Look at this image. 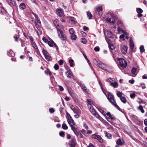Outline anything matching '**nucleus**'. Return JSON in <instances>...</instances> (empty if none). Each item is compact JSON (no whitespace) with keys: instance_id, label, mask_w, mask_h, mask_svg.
<instances>
[{"instance_id":"f8f14e48","label":"nucleus","mask_w":147,"mask_h":147,"mask_svg":"<svg viewBox=\"0 0 147 147\" xmlns=\"http://www.w3.org/2000/svg\"><path fill=\"white\" fill-rule=\"evenodd\" d=\"M9 4L12 6H15L16 5V3L15 0H6Z\"/></svg>"},{"instance_id":"8fccbe9b","label":"nucleus","mask_w":147,"mask_h":147,"mask_svg":"<svg viewBox=\"0 0 147 147\" xmlns=\"http://www.w3.org/2000/svg\"><path fill=\"white\" fill-rule=\"evenodd\" d=\"M94 50L96 51H98L100 50L99 47H96L94 48Z\"/></svg>"},{"instance_id":"9b49d317","label":"nucleus","mask_w":147,"mask_h":147,"mask_svg":"<svg viewBox=\"0 0 147 147\" xmlns=\"http://www.w3.org/2000/svg\"><path fill=\"white\" fill-rule=\"evenodd\" d=\"M128 47L125 45H122L121 47V51L122 53L124 54H125L127 52Z\"/></svg>"},{"instance_id":"20e7f679","label":"nucleus","mask_w":147,"mask_h":147,"mask_svg":"<svg viewBox=\"0 0 147 147\" xmlns=\"http://www.w3.org/2000/svg\"><path fill=\"white\" fill-rule=\"evenodd\" d=\"M107 98L111 103L114 105L119 110L121 111L120 108L116 104L115 101L114 99V96L110 93L108 94Z\"/></svg>"},{"instance_id":"393cba45","label":"nucleus","mask_w":147,"mask_h":147,"mask_svg":"<svg viewBox=\"0 0 147 147\" xmlns=\"http://www.w3.org/2000/svg\"><path fill=\"white\" fill-rule=\"evenodd\" d=\"M98 110L99 111L101 112L102 114H103V115L106 117H107L106 115L105 114V112L102 109H98Z\"/></svg>"},{"instance_id":"c03bdc74","label":"nucleus","mask_w":147,"mask_h":147,"mask_svg":"<svg viewBox=\"0 0 147 147\" xmlns=\"http://www.w3.org/2000/svg\"><path fill=\"white\" fill-rule=\"evenodd\" d=\"M45 72L47 74H49L50 76V77H51V73L50 71H49L48 70H47V71H45Z\"/></svg>"},{"instance_id":"1a4fd4ad","label":"nucleus","mask_w":147,"mask_h":147,"mask_svg":"<svg viewBox=\"0 0 147 147\" xmlns=\"http://www.w3.org/2000/svg\"><path fill=\"white\" fill-rule=\"evenodd\" d=\"M57 14L60 17H63L64 16V13L61 9H57Z\"/></svg>"},{"instance_id":"680f3d73","label":"nucleus","mask_w":147,"mask_h":147,"mask_svg":"<svg viewBox=\"0 0 147 147\" xmlns=\"http://www.w3.org/2000/svg\"><path fill=\"white\" fill-rule=\"evenodd\" d=\"M59 90L60 91H63L64 89H63V87L62 86H59Z\"/></svg>"},{"instance_id":"e433bc0d","label":"nucleus","mask_w":147,"mask_h":147,"mask_svg":"<svg viewBox=\"0 0 147 147\" xmlns=\"http://www.w3.org/2000/svg\"><path fill=\"white\" fill-rule=\"evenodd\" d=\"M45 57L47 60L48 61H49L51 59V58L49 56V54L45 56Z\"/></svg>"},{"instance_id":"e2e57ef3","label":"nucleus","mask_w":147,"mask_h":147,"mask_svg":"<svg viewBox=\"0 0 147 147\" xmlns=\"http://www.w3.org/2000/svg\"><path fill=\"white\" fill-rule=\"evenodd\" d=\"M129 82L131 84H133L134 82V80H130L129 81Z\"/></svg>"},{"instance_id":"13d9d810","label":"nucleus","mask_w":147,"mask_h":147,"mask_svg":"<svg viewBox=\"0 0 147 147\" xmlns=\"http://www.w3.org/2000/svg\"><path fill=\"white\" fill-rule=\"evenodd\" d=\"M49 111L51 113H53L54 112L55 110L53 108H50L49 109Z\"/></svg>"},{"instance_id":"72a5a7b5","label":"nucleus","mask_w":147,"mask_h":147,"mask_svg":"<svg viewBox=\"0 0 147 147\" xmlns=\"http://www.w3.org/2000/svg\"><path fill=\"white\" fill-rule=\"evenodd\" d=\"M106 135V136L109 139H111L112 138V135L109 133H107Z\"/></svg>"},{"instance_id":"bf43d9fd","label":"nucleus","mask_w":147,"mask_h":147,"mask_svg":"<svg viewBox=\"0 0 147 147\" xmlns=\"http://www.w3.org/2000/svg\"><path fill=\"white\" fill-rule=\"evenodd\" d=\"M51 77H50L51 81L53 82V81H54V78L52 74H51Z\"/></svg>"},{"instance_id":"69168bd1","label":"nucleus","mask_w":147,"mask_h":147,"mask_svg":"<svg viewBox=\"0 0 147 147\" xmlns=\"http://www.w3.org/2000/svg\"><path fill=\"white\" fill-rule=\"evenodd\" d=\"M30 40L31 41V43L33 42H34V39H33V38L32 36L30 37Z\"/></svg>"},{"instance_id":"a211bd4d","label":"nucleus","mask_w":147,"mask_h":147,"mask_svg":"<svg viewBox=\"0 0 147 147\" xmlns=\"http://www.w3.org/2000/svg\"><path fill=\"white\" fill-rule=\"evenodd\" d=\"M121 101L123 103H125L127 102V100L125 97L124 96H122L120 98Z\"/></svg>"},{"instance_id":"603ef678","label":"nucleus","mask_w":147,"mask_h":147,"mask_svg":"<svg viewBox=\"0 0 147 147\" xmlns=\"http://www.w3.org/2000/svg\"><path fill=\"white\" fill-rule=\"evenodd\" d=\"M81 33L82 34V36L84 37H85L86 36V33L83 32V31H81Z\"/></svg>"},{"instance_id":"aec40b11","label":"nucleus","mask_w":147,"mask_h":147,"mask_svg":"<svg viewBox=\"0 0 147 147\" xmlns=\"http://www.w3.org/2000/svg\"><path fill=\"white\" fill-rule=\"evenodd\" d=\"M130 47L131 50H133L134 47V43L131 40L130 41Z\"/></svg>"},{"instance_id":"7c9ffc66","label":"nucleus","mask_w":147,"mask_h":147,"mask_svg":"<svg viewBox=\"0 0 147 147\" xmlns=\"http://www.w3.org/2000/svg\"><path fill=\"white\" fill-rule=\"evenodd\" d=\"M62 127L63 129L65 130L67 129L68 128L67 126L65 123H63L62 125Z\"/></svg>"},{"instance_id":"58836bf2","label":"nucleus","mask_w":147,"mask_h":147,"mask_svg":"<svg viewBox=\"0 0 147 147\" xmlns=\"http://www.w3.org/2000/svg\"><path fill=\"white\" fill-rule=\"evenodd\" d=\"M107 36L111 38V37L112 34H111V32L109 31H107Z\"/></svg>"},{"instance_id":"cd10ccee","label":"nucleus","mask_w":147,"mask_h":147,"mask_svg":"<svg viewBox=\"0 0 147 147\" xmlns=\"http://www.w3.org/2000/svg\"><path fill=\"white\" fill-rule=\"evenodd\" d=\"M116 143L117 145H121L122 144V142L120 139H119L117 141Z\"/></svg>"},{"instance_id":"864d4df0","label":"nucleus","mask_w":147,"mask_h":147,"mask_svg":"<svg viewBox=\"0 0 147 147\" xmlns=\"http://www.w3.org/2000/svg\"><path fill=\"white\" fill-rule=\"evenodd\" d=\"M117 24L118 25H123V23L120 20H119L117 22Z\"/></svg>"},{"instance_id":"dca6fc26","label":"nucleus","mask_w":147,"mask_h":147,"mask_svg":"<svg viewBox=\"0 0 147 147\" xmlns=\"http://www.w3.org/2000/svg\"><path fill=\"white\" fill-rule=\"evenodd\" d=\"M110 85L113 87L114 88H117L118 86V84L117 82H114L113 83H111L110 84Z\"/></svg>"},{"instance_id":"3c124183","label":"nucleus","mask_w":147,"mask_h":147,"mask_svg":"<svg viewBox=\"0 0 147 147\" xmlns=\"http://www.w3.org/2000/svg\"><path fill=\"white\" fill-rule=\"evenodd\" d=\"M65 132L63 131H61L59 133V135L61 137H63L64 136Z\"/></svg>"},{"instance_id":"9d476101","label":"nucleus","mask_w":147,"mask_h":147,"mask_svg":"<svg viewBox=\"0 0 147 147\" xmlns=\"http://www.w3.org/2000/svg\"><path fill=\"white\" fill-rule=\"evenodd\" d=\"M90 111L92 114L96 117L98 118L100 117L99 115L96 113L95 110L93 108H90Z\"/></svg>"},{"instance_id":"6e6d98bb","label":"nucleus","mask_w":147,"mask_h":147,"mask_svg":"<svg viewBox=\"0 0 147 147\" xmlns=\"http://www.w3.org/2000/svg\"><path fill=\"white\" fill-rule=\"evenodd\" d=\"M83 29L85 31H86L88 29V28L85 26H83Z\"/></svg>"},{"instance_id":"4468645a","label":"nucleus","mask_w":147,"mask_h":147,"mask_svg":"<svg viewBox=\"0 0 147 147\" xmlns=\"http://www.w3.org/2000/svg\"><path fill=\"white\" fill-rule=\"evenodd\" d=\"M80 85L82 89L86 93H87L88 92V91H87L86 88L85 87L84 85L82 84L81 83L80 84Z\"/></svg>"},{"instance_id":"ea45409f","label":"nucleus","mask_w":147,"mask_h":147,"mask_svg":"<svg viewBox=\"0 0 147 147\" xmlns=\"http://www.w3.org/2000/svg\"><path fill=\"white\" fill-rule=\"evenodd\" d=\"M81 42L82 43L85 44L86 42V40L84 38H82L81 39Z\"/></svg>"},{"instance_id":"37998d69","label":"nucleus","mask_w":147,"mask_h":147,"mask_svg":"<svg viewBox=\"0 0 147 147\" xmlns=\"http://www.w3.org/2000/svg\"><path fill=\"white\" fill-rule=\"evenodd\" d=\"M75 19L73 17H71L70 18V20L72 22V23H75L76 22L75 21Z\"/></svg>"},{"instance_id":"7ed1b4c3","label":"nucleus","mask_w":147,"mask_h":147,"mask_svg":"<svg viewBox=\"0 0 147 147\" xmlns=\"http://www.w3.org/2000/svg\"><path fill=\"white\" fill-rule=\"evenodd\" d=\"M66 118L68 123L70 126L71 129L73 131L74 133L76 135H77L78 134V132L76 128V125L74 121L69 115L67 116Z\"/></svg>"},{"instance_id":"39448f33","label":"nucleus","mask_w":147,"mask_h":147,"mask_svg":"<svg viewBox=\"0 0 147 147\" xmlns=\"http://www.w3.org/2000/svg\"><path fill=\"white\" fill-rule=\"evenodd\" d=\"M118 60L119 61V65L123 68H125L127 65L126 61L122 58H118Z\"/></svg>"},{"instance_id":"49530a36","label":"nucleus","mask_w":147,"mask_h":147,"mask_svg":"<svg viewBox=\"0 0 147 147\" xmlns=\"http://www.w3.org/2000/svg\"><path fill=\"white\" fill-rule=\"evenodd\" d=\"M136 96V94L134 93L131 94H130V97L131 98L134 99Z\"/></svg>"},{"instance_id":"f257e3e1","label":"nucleus","mask_w":147,"mask_h":147,"mask_svg":"<svg viewBox=\"0 0 147 147\" xmlns=\"http://www.w3.org/2000/svg\"><path fill=\"white\" fill-rule=\"evenodd\" d=\"M93 62L94 64L97 67L104 70L106 71L109 72L112 71L111 70L112 68L111 67L107 66L106 64L103 63L100 61H98L96 59H94L93 60Z\"/></svg>"},{"instance_id":"09e8293b","label":"nucleus","mask_w":147,"mask_h":147,"mask_svg":"<svg viewBox=\"0 0 147 147\" xmlns=\"http://www.w3.org/2000/svg\"><path fill=\"white\" fill-rule=\"evenodd\" d=\"M70 108L73 111H74L76 109L75 107L73 105H70Z\"/></svg>"},{"instance_id":"0eeeda50","label":"nucleus","mask_w":147,"mask_h":147,"mask_svg":"<svg viewBox=\"0 0 147 147\" xmlns=\"http://www.w3.org/2000/svg\"><path fill=\"white\" fill-rule=\"evenodd\" d=\"M111 18H107V20L109 22L114 23L115 21V17L114 14L113 13L110 14Z\"/></svg>"},{"instance_id":"f704fd0d","label":"nucleus","mask_w":147,"mask_h":147,"mask_svg":"<svg viewBox=\"0 0 147 147\" xmlns=\"http://www.w3.org/2000/svg\"><path fill=\"white\" fill-rule=\"evenodd\" d=\"M136 11L138 13H141L143 12L142 10L140 8H137Z\"/></svg>"},{"instance_id":"6e6552de","label":"nucleus","mask_w":147,"mask_h":147,"mask_svg":"<svg viewBox=\"0 0 147 147\" xmlns=\"http://www.w3.org/2000/svg\"><path fill=\"white\" fill-rule=\"evenodd\" d=\"M93 138L97 139L98 141L101 143L103 142L102 138L99 135H96L95 134H93L92 136Z\"/></svg>"},{"instance_id":"6ab92c4d","label":"nucleus","mask_w":147,"mask_h":147,"mask_svg":"<svg viewBox=\"0 0 147 147\" xmlns=\"http://www.w3.org/2000/svg\"><path fill=\"white\" fill-rule=\"evenodd\" d=\"M13 37L15 41L18 42V39L19 38V35L18 33L17 34H15L14 35Z\"/></svg>"},{"instance_id":"4c0bfd02","label":"nucleus","mask_w":147,"mask_h":147,"mask_svg":"<svg viewBox=\"0 0 147 147\" xmlns=\"http://www.w3.org/2000/svg\"><path fill=\"white\" fill-rule=\"evenodd\" d=\"M69 32L71 34H74V31L72 28H71L69 30Z\"/></svg>"},{"instance_id":"412c9836","label":"nucleus","mask_w":147,"mask_h":147,"mask_svg":"<svg viewBox=\"0 0 147 147\" xmlns=\"http://www.w3.org/2000/svg\"><path fill=\"white\" fill-rule=\"evenodd\" d=\"M123 94L122 92H121L119 91H118L117 93V96L120 98L122 97V96Z\"/></svg>"},{"instance_id":"4be33fe9","label":"nucleus","mask_w":147,"mask_h":147,"mask_svg":"<svg viewBox=\"0 0 147 147\" xmlns=\"http://www.w3.org/2000/svg\"><path fill=\"white\" fill-rule=\"evenodd\" d=\"M140 52L142 53L144 52L145 51L144 46L143 45H141L140 47Z\"/></svg>"},{"instance_id":"a878e982","label":"nucleus","mask_w":147,"mask_h":147,"mask_svg":"<svg viewBox=\"0 0 147 147\" xmlns=\"http://www.w3.org/2000/svg\"><path fill=\"white\" fill-rule=\"evenodd\" d=\"M76 36L75 34H72L71 36V39L75 40L76 39Z\"/></svg>"},{"instance_id":"f03ea898","label":"nucleus","mask_w":147,"mask_h":147,"mask_svg":"<svg viewBox=\"0 0 147 147\" xmlns=\"http://www.w3.org/2000/svg\"><path fill=\"white\" fill-rule=\"evenodd\" d=\"M56 28H57L58 35L60 38L62 40H65L66 39V36L63 32L64 30L62 25L59 26V25H56Z\"/></svg>"},{"instance_id":"c9c22d12","label":"nucleus","mask_w":147,"mask_h":147,"mask_svg":"<svg viewBox=\"0 0 147 147\" xmlns=\"http://www.w3.org/2000/svg\"><path fill=\"white\" fill-rule=\"evenodd\" d=\"M140 86L142 89H144L146 88L145 84L144 83H141L140 84Z\"/></svg>"},{"instance_id":"b1692460","label":"nucleus","mask_w":147,"mask_h":147,"mask_svg":"<svg viewBox=\"0 0 147 147\" xmlns=\"http://www.w3.org/2000/svg\"><path fill=\"white\" fill-rule=\"evenodd\" d=\"M87 15L89 17V18L90 19H91L92 17V15L91 14V12L89 11H88L87 12Z\"/></svg>"},{"instance_id":"5fc2aeb1","label":"nucleus","mask_w":147,"mask_h":147,"mask_svg":"<svg viewBox=\"0 0 147 147\" xmlns=\"http://www.w3.org/2000/svg\"><path fill=\"white\" fill-rule=\"evenodd\" d=\"M35 25L36 26V27L37 28V29L38 30H40V27L39 26H38V25L37 23L36 22H35Z\"/></svg>"},{"instance_id":"473e14b6","label":"nucleus","mask_w":147,"mask_h":147,"mask_svg":"<svg viewBox=\"0 0 147 147\" xmlns=\"http://www.w3.org/2000/svg\"><path fill=\"white\" fill-rule=\"evenodd\" d=\"M136 71V69L135 68H133L131 70V73L134 75H135Z\"/></svg>"},{"instance_id":"774afa93","label":"nucleus","mask_w":147,"mask_h":147,"mask_svg":"<svg viewBox=\"0 0 147 147\" xmlns=\"http://www.w3.org/2000/svg\"><path fill=\"white\" fill-rule=\"evenodd\" d=\"M142 78L143 79H147V76L146 74H144L142 76Z\"/></svg>"},{"instance_id":"c85d7f7f","label":"nucleus","mask_w":147,"mask_h":147,"mask_svg":"<svg viewBox=\"0 0 147 147\" xmlns=\"http://www.w3.org/2000/svg\"><path fill=\"white\" fill-rule=\"evenodd\" d=\"M42 53L44 55V56H45L46 55H48V52L45 49H43L42 50Z\"/></svg>"},{"instance_id":"79ce46f5","label":"nucleus","mask_w":147,"mask_h":147,"mask_svg":"<svg viewBox=\"0 0 147 147\" xmlns=\"http://www.w3.org/2000/svg\"><path fill=\"white\" fill-rule=\"evenodd\" d=\"M114 80H113V79L112 78H109L107 80V82H109L110 84L111 83H113V82L112 81H113Z\"/></svg>"},{"instance_id":"2f4dec72","label":"nucleus","mask_w":147,"mask_h":147,"mask_svg":"<svg viewBox=\"0 0 147 147\" xmlns=\"http://www.w3.org/2000/svg\"><path fill=\"white\" fill-rule=\"evenodd\" d=\"M74 62V61L72 59H69V62L70 63V66L71 67H73L74 66L73 64V63Z\"/></svg>"},{"instance_id":"0e129e2a","label":"nucleus","mask_w":147,"mask_h":147,"mask_svg":"<svg viewBox=\"0 0 147 147\" xmlns=\"http://www.w3.org/2000/svg\"><path fill=\"white\" fill-rule=\"evenodd\" d=\"M84 126L86 129H88V126L86 124H84Z\"/></svg>"},{"instance_id":"f3484780","label":"nucleus","mask_w":147,"mask_h":147,"mask_svg":"<svg viewBox=\"0 0 147 147\" xmlns=\"http://www.w3.org/2000/svg\"><path fill=\"white\" fill-rule=\"evenodd\" d=\"M31 44L32 46L35 49H36L37 51H38L39 50L38 49L37 46L35 42H33L31 43Z\"/></svg>"},{"instance_id":"c756f323","label":"nucleus","mask_w":147,"mask_h":147,"mask_svg":"<svg viewBox=\"0 0 147 147\" xmlns=\"http://www.w3.org/2000/svg\"><path fill=\"white\" fill-rule=\"evenodd\" d=\"M66 74L68 77L70 78L71 76V72L69 71H68L66 72Z\"/></svg>"},{"instance_id":"423d86ee","label":"nucleus","mask_w":147,"mask_h":147,"mask_svg":"<svg viewBox=\"0 0 147 147\" xmlns=\"http://www.w3.org/2000/svg\"><path fill=\"white\" fill-rule=\"evenodd\" d=\"M76 143V139L74 138H72L71 140L69 142L67 147H75Z\"/></svg>"},{"instance_id":"5701e85b","label":"nucleus","mask_w":147,"mask_h":147,"mask_svg":"<svg viewBox=\"0 0 147 147\" xmlns=\"http://www.w3.org/2000/svg\"><path fill=\"white\" fill-rule=\"evenodd\" d=\"M138 109L140 110L142 113H144V111L143 109V107L142 106H140L138 108Z\"/></svg>"},{"instance_id":"a19ab883","label":"nucleus","mask_w":147,"mask_h":147,"mask_svg":"<svg viewBox=\"0 0 147 147\" xmlns=\"http://www.w3.org/2000/svg\"><path fill=\"white\" fill-rule=\"evenodd\" d=\"M74 112L76 114L80 112V110L78 109H76Z\"/></svg>"},{"instance_id":"338daca9","label":"nucleus","mask_w":147,"mask_h":147,"mask_svg":"<svg viewBox=\"0 0 147 147\" xmlns=\"http://www.w3.org/2000/svg\"><path fill=\"white\" fill-rule=\"evenodd\" d=\"M144 123L145 125L147 126V119H146L144 120Z\"/></svg>"},{"instance_id":"052dcab7","label":"nucleus","mask_w":147,"mask_h":147,"mask_svg":"<svg viewBox=\"0 0 147 147\" xmlns=\"http://www.w3.org/2000/svg\"><path fill=\"white\" fill-rule=\"evenodd\" d=\"M74 117L76 118H78L80 117V115L78 113H77L76 114V115H74Z\"/></svg>"},{"instance_id":"ddd939ff","label":"nucleus","mask_w":147,"mask_h":147,"mask_svg":"<svg viewBox=\"0 0 147 147\" xmlns=\"http://www.w3.org/2000/svg\"><path fill=\"white\" fill-rule=\"evenodd\" d=\"M102 11V7L100 6L96 8V10L95 11L96 14L100 15Z\"/></svg>"},{"instance_id":"de8ad7c7","label":"nucleus","mask_w":147,"mask_h":147,"mask_svg":"<svg viewBox=\"0 0 147 147\" xmlns=\"http://www.w3.org/2000/svg\"><path fill=\"white\" fill-rule=\"evenodd\" d=\"M20 40L21 42V46L22 47H24L25 46L24 44H25V42L24 41H23L22 39H20Z\"/></svg>"},{"instance_id":"4d7b16f0","label":"nucleus","mask_w":147,"mask_h":147,"mask_svg":"<svg viewBox=\"0 0 147 147\" xmlns=\"http://www.w3.org/2000/svg\"><path fill=\"white\" fill-rule=\"evenodd\" d=\"M58 63L60 65H62L63 64V61L62 60H60L58 61Z\"/></svg>"},{"instance_id":"2eb2a0df","label":"nucleus","mask_w":147,"mask_h":147,"mask_svg":"<svg viewBox=\"0 0 147 147\" xmlns=\"http://www.w3.org/2000/svg\"><path fill=\"white\" fill-rule=\"evenodd\" d=\"M26 6L24 3H22L19 5V7L20 9H24L26 8Z\"/></svg>"},{"instance_id":"bb28decb","label":"nucleus","mask_w":147,"mask_h":147,"mask_svg":"<svg viewBox=\"0 0 147 147\" xmlns=\"http://www.w3.org/2000/svg\"><path fill=\"white\" fill-rule=\"evenodd\" d=\"M49 46L50 47H52L53 45V44H55L54 42L53 41H49L48 43Z\"/></svg>"},{"instance_id":"a18cd8bd","label":"nucleus","mask_w":147,"mask_h":147,"mask_svg":"<svg viewBox=\"0 0 147 147\" xmlns=\"http://www.w3.org/2000/svg\"><path fill=\"white\" fill-rule=\"evenodd\" d=\"M42 40L43 41L46 43H48L49 41L47 39H46L45 37H43L42 38Z\"/></svg>"}]
</instances>
